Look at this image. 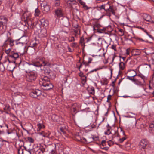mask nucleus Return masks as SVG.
Returning a JSON list of instances; mask_svg holds the SVG:
<instances>
[{
    "label": "nucleus",
    "instance_id": "1",
    "mask_svg": "<svg viewBox=\"0 0 154 154\" xmlns=\"http://www.w3.org/2000/svg\"><path fill=\"white\" fill-rule=\"evenodd\" d=\"M39 84L43 89L48 90L53 88V85L50 83L49 79L47 76H44L39 79Z\"/></svg>",
    "mask_w": 154,
    "mask_h": 154
},
{
    "label": "nucleus",
    "instance_id": "2",
    "mask_svg": "<svg viewBox=\"0 0 154 154\" xmlns=\"http://www.w3.org/2000/svg\"><path fill=\"white\" fill-rule=\"evenodd\" d=\"M37 76V74L36 72H30L27 74L26 80L28 82H32L36 79Z\"/></svg>",
    "mask_w": 154,
    "mask_h": 154
},
{
    "label": "nucleus",
    "instance_id": "3",
    "mask_svg": "<svg viewBox=\"0 0 154 154\" xmlns=\"http://www.w3.org/2000/svg\"><path fill=\"white\" fill-rule=\"evenodd\" d=\"M105 7V10L106 12V15L110 17L111 15V13L114 14L115 12L113 7L112 5H111L109 4V2H108L106 4L104 5Z\"/></svg>",
    "mask_w": 154,
    "mask_h": 154
},
{
    "label": "nucleus",
    "instance_id": "4",
    "mask_svg": "<svg viewBox=\"0 0 154 154\" xmlns=\"http://www.w3.org/2000/svg\"><path fill=\"white\" fill-rule=\"evenodd\" d=\"M93 59L91 58H88V62H85L83 61L82 63L80 65L79 67V69L81 68L85 72H87L88 71V69L87 68H86V67L88 66L89 64L91 63V61Z\"/></svg>",
    "mask_w": 154,
    "mask_h": 154
},
{
    "label": "nucleus",
    "instance_id": "5",
    "mask_svg": "<svg viewBox=\"0 0 154 154\" xmlns=\"http://www.w3.org/2000/svg\"><path fill=\"white\" fill-rule=\"evenodd\" d=\"M139 146L141 149H145L149 146V142L146 139H142L139 143Z\"/></svg>",
    "mask_w": 154,
    "mask_h": 154
},
{
    "label": "nucleus",
    "instance_id": "6",
    "mask_svg": "<svg viewBox=\"0 0 154 154\" xmlns=\"http://www.w3.org/2000/svg\"><path fill=\"white\" fill-rule=\"evenodd\" d=\"M42 94V92L38 89H35L32 91L30 93V95L31 97L33 98H36Z\"/></svg>",
    "mask_w": 154,
    "mask_h": 154
},
{
    "label": "nucleus",
    "instance_id": "7",
    "mask_svg": "<svg viewBox=\"0 0 154 154\" xmlns=\"http://www.w3.org/2000/svg\"><path fill=\"white\" fill-rule=\"evenodd\" d=\"M55 15L57 18L61 17L63 16V13L62 10L60 8H58L55 11Z\"/></svg>",
    "mask_w": 154,
    "mask_h": 154
},
{
    "label": "nucleus",
    "instance_id": "8",
    "mask_svg": "<svg viewBox=\"0 0 154 154\" xmlns=\"http://www.w3.org/2000/svg\"><path fill=\"white\" fill-rule=\"evenodd\" d=\"M8 21V18L4 16H0V23H2L5 26H7Z\"/></svg>",
    "mask_w": 154,
    "mask_h": 154
},
{
    "label": "nucleus",
    "instance_id": "9",
    "mask_svg": "<svg viewBox=\"0 0 154 154\" xmlns=\"http://www.w3.org/2000/svg\"><path fill=\"white\" fill-rule=\"evenodd\" d=\"M131 73L133 74V75L130 74L129 75H128L127 76V78L129 79L132 80L133 82H134V80H135L134 77V76L136 75L137 73L134 70H131Z\"/></svg>",
    "mask_w": 154,
    "mask_h": 154
},
{
    "label": "nucleus",
    "instance_id": "10",
    "mask_svg": "<svg viewBox=\"0 0 154 154\" xmlns=\"http://www.w3.org/2000/svg\"><path fill=\"white\" fill-rule=\"evenodd\" d=\"M142 68L144 72H146L149 71L150 68V65L149 64H145L142 65Z\"/></svg>",
    "mask_w": 154,
    "mask_h": 154
},
{
    "label": "nucleus",
    "instance_id": "11",
    "mask_svg": "<svg viewBox=\"0 0 154 154\" xmlns=\"http://www.w3.org/2000/svg\"><path fill=\"white\" fill-rule=\"evenodd\" d=\"M15 67L14 63L13 62H10L8 67L6 68L8 70L11 71H13Z\"/></svg>",
    "mask_w": 154,
    "mask_h": 154
},
{
    "label": "nucleus",
    "instance_id": "12",
    "mask_svg": "<svg viewBox=\"0 0 154 154\" xmlns=\"http://www.w3.org/2000/svg\"><path fill=\"white\" fill-rule=\"evenodd\" d=\"M91 47L94 50L100 51V49L98 45L94 43L91 44Z\"/></svg>",
    "mask_w": 154,
    "mask_h": 154
},
{
    "label": "nucleus",
    "instance_id": "13",
    "mask_svg": "<svg viewBox=\"0 0 154 154\" xmlns=\"http://www.w3.org/2000/svg\"><path fill=\"white\" fill-rule=\"evenodd\" d=\"M6 27V25L5 26L2 23H0V32L1 34H3L5 32Z\"/></svg>",
    "mask_w": 154,
    "mask_h": 154
},
{
    "label": "nucleus",
    "instance_id": "14",
    "mask_svg": "<svg viewBox=\"0 0 154 154\" xmlns=\"http://www.w3.org/2000/svg\"><path fill=\"white\" fill-rule=\"evenodd\" d=\"M41 25L42 26L46 27L48 25V22L47 20H45L44 19H42L40 20Z\"/></svg>",
    "mask_w": 154,
    "mask_h": 154
},
{
    "label": "nucleus",
    "instance_id": "15",
    "mask_svg": "<svg viewBox=\"0 0 154 154\" xmlns=\"http://www.w3.org/2000/svg\"><path fill=\"white\" fill-rule=\"evenodd\" d=\"M24 21L26 23V24H27L29 26H31L33 24V22L31 18V17L26 19L24 20Z\"/></svg>",
    "mask_w": 154,
    "mask_h": 154
},
{
    "label": "nucleus",
    "instance_id": "16",
    "mask_svg": "<svg viewBox=\"0 0 154 154\" xmlns=\"http://www.w3.org/2000/svg\"><path fill=\"white\" fill-rule=\"evenodd\" d=\"M23 38H25V41L21 42H19L16 43V45H17L18 47L23 46L24 44L25 43V42H27V37L25 36H23L20 39H22Z\"/></svg>",
    "mask_w": 154,
    "mask_h": 154
},
{
    "label": "nucleus",
    "instance_id": "17",
    "mask_svg": "<svg viewBox=\"0 0 154 154\" xmlns=\"http://www.w3.org/2000/svg\"><path fill=\"white\" fill-rule=\"evenodd\" d=\"M10 61L8 58H6L4 60L2 64L6 68L10 63Z\"/></svg>",
    "mask_w": 154,
    "mask_h": 154
},
{
    "label": "nucleus",
    "instance_id": "18",
    "mask_svg": "<svg viewBox=\"0 0 154 154\" xmlns=\"http://www.w3.org/2000/svg\"><path fill=\"white\" fill-rule=\"evenodd\" d=\"M23 16L24 17V20H25L30 17H31V14L30 12L27 11L24 13Z\"/></svg>",
    "mask_w": 154,
    "mask_h": 154
},
{
    "label": "nucleus",
    "instance_id": "19",
    "mask_svg": "<svg viewBox=\"0 0 154 154\" xmlns=\"http://www.w3.org/2000/svg\"><path fill=\"white\" fill-rule=\"evenodd\" d=\"M131 53L133 55L136 56L139 55L140 52L139 50L137 49H134L133 50Z\"/></svg>",
    "mask_w": 154,
    "mask_h": 154
},
{
    "label": "nucleus",
    "instance_id": "20",
    "mask_svg": "<svg viewBox=\"0 0 154 154\" xmlns=\"http://www.w3.org/2000/svg\"><path fill=\"white\" fill-rule=\"evenodd\" d=\"M43 10L46 12H48L50 10V7L47 5H43Z\"/></svg>",
    "mask_w": 154,
    "mask_h": 154
},
{
    "label": "nucleus",
    "instance_id": "21",
    "mask_svg": "<svg viewBox=\"0 0 154 154\" xmlns=\"http://www.w3.org/2000/svg\"><path fill=\"white\" fill-rule=\"evenodd\" d=\"M9 56L11 58H14L15 59L18 58L19 57V55L17 53H14L11 55H9Z\"/></svg>",
    "mask_w": 154,
    "mask_h": 154
},
{
    "label": "nucleus",
    "instance_id": "22",
    "mask_svg": "<svg viewBox=\"0 0 154 154\" xmlns=\"http://www.w3.org/2000/svg\"><path fill=\"white\" fill-rule=\"evenodd\" d=\"M8 38V43H9V45L11 47L14 45V40L10 37Z\"/></svg>",
    "mask_w": 154,
    "mask_h": 154
},
{
    "label": "nucleus",
    "instance_id": "23",
    "mask_svg": "<svg viewBox=\"0 0 154 154\" xmlns=\"http://www.w3.org/2000/svg\"><path fill=\"white\" fill-rule=\"evenodd\" d=\"M29 65H30V64H29ZM30 65H32L36 67H41L42 66V65L39 63L38 62L36 63L33 62L32 64H30Z\"/></svg>",
    "mask_w": 154,
    "mask_h": 154
},
{
    "label": "nucleus",
    "instance_id": "24",
    "mask_svg": "<svg viewBox=\"0 0 154 154\" xmlns=\"http://www.w3.org/2000/svg\"><path fill=\"white\" fill-rule=\"evenodd\" d=\"M119 66L121 70H123L125 68V64L123 62H121L119 64Z\"/></svg>",
    "mask_w": 154,
    "mask_h": 154
},
{
    "label": "nucleus",
    "instance_id": "25",
    "mask_svg": "<svg viewBox=\"0 0 154 154\" xmlns=\"http://www.w3.org/2000/svg\"><path fill=\"white\" fill-rule=\"evenodd\" d=\"M134 82L135 84L137 85H141L143 84V82L139 81L137 79H135Z\"/></svg>",
    "mask_w": 154,
    "mask_h": 154
},
{
    "label": "nucleus",
    "instance_id": "26",
    "mask_svg": "<svg viewBox=\"0 0 154 154\" xmlns=\"http://www.w3.org/2000/svg\"><path fill=\"white\" fill-rule=\"evenodd\" d=\"M77 104H74L73 106L72 110L74 112H77V109H78L77 107H76Z\"/></svg>",
    "mask_w": 154,
    "mask_h": 154
},
{
    "label": "nucleus",
    "instance_id": "27",
    "mask_svg": "<svg viewBox=\"0 0 154 154\" xmlns=\"http://www.w3.org/2000/svg\"><path fill=\"white\" fill-rule=\"evenodd\" d=\"M40 14V11L38 8L35 9V16H38Z\"/></svg>",
    "mask_w": 154,
    "mask_h": 154
},
{
    "label": "nucleus",
    "instance_id": "28",
    "mask_svg": "<svg viewBox=\"0 0 154 154\" xmlns=\"http://www.w3.org/2000/svg\"><path fill=\"white\" fill-rule=\"evenodd\" d=\"M86 76L81 78L82 83L83 85H84L86 82Z\"/></svg>",
    "mask_w": 154,
    "mask_h": 154
},
{
    "label": "nucleus",
    "instance_id": "29",
    "mask_svg": "<svg viewBox=\"0 0 154 154\" xmlns=\"http://www.w3.org/2000/svg\"><path fill=\"white\" fill-rule=\"evenodd\" d=\"M38 130H40L41 129L44 128V125L41 123H39L37 124Z\"/></svg>",
    "mask_w": 154,
    "mask_h": 154
},
{
    "label": "nucleus",
    "instance_id": "30",
    "mask_svg": "<svg viewBox=\"0 0 154 154\" xmlns=\"http://www.w3.org/2000/svg\"><path fill=\"white\" fill-rule=\"evenodd\" d=\"M110 127H108L106 131L105 132V134L108 135H110L111 134V131H110Z\"/></svg>",
    "mask_w": 154,
    "mask_h": 154
},
{
    "label": "nucleus",
    "instance_id": "31",
    "mask_svg": "<svg viewBox=\"0 0 154 154\" xmlns=\"http://www.w3.org/2000/svg\"><path fill=\"white\" fill-rule=\"evenodd\" d=\"M66 29H64L63 30V32L66 33H68L70 31V29L68 27H66Z\"/></svg>",
    "mask_w": 154,
    "mask_h": 154
},
{
    "label": "nucleus",
    "instance_id": "32",
    "mask_svg": "<svg viewBox=\"0 0 154 154\" xmlns=\"http://www.w3.org/2000/svg\"><path fill=\"white\" fill-rule=\"evenodd\" d=\"M60 132L61 134H65V130L63 127H61L60 128Z\"/></svg>",
    "mask_w": 154,
    "mask_h": 154
},
{
    "label": "nucleus",
    "instance_id": "33",
    "mask_svg": "<svg viewBox=\"0 0 154 154\" xmlns=\"http://www.w3.org/2000/svg\"><path fill=\"white\" fill-rule=\"evenodd\" d=\"M27 140L30 143H33L34 141V140L33 138L30 137H28L27 138Z\"/></svg>",
    "mask_w": 154,
    "mask_h": 154
},
{
    "label": "nucleus",
    "instance_id": "34",
    "mask_svg": "<svg viewBox=\"0 0 154 154\" xmlns=\"http://www.w3.org/2000/svg\"><path fill=\"white\" fill-rule=\"evenodd\" d=\"M146 16L147 18L146 19H145V20L148 21H149L151 23H154V21L153 20H151L149 21V20L148 19V18H150V16L149 15H146Z\"/></svg>",
    "mask_w": 154,
    "mask_h": 154
},
{
    "label": "nucleus",
    "instance_id": "35",
    "mask_svg": "<svg viewBox=\"0 0 154 154\" xmlns=\"http://www.w3.org/2000/svg\"><path fill=\"white\" fill-rule=\"evenodd\" d=\"M8 38L5 41L3 45V47L4 48H6L7 47L8 45Z\"/></svg>",
    "mask_w": 154,
    "mask_h": 154
},
{
    "label": "nucleus",
    "instance_id": "36",
    "mask_svg": "<svg viewBox=\"0 0 154 154\" xmlns=\"http://www.w3.org/2000/svg\"><path fill=\"white\" fill-rule=\"evenodd\" d=\"M68 41L69 42H72L75 41V38L73 36L68 38Z\"/></svg>",
    "mask_w": 154,
    "mask_h": 154
},
{
    "label": "nucleus",
    "instance_id": "37",
    "mask_svg": "<svg viewBox=\"0 0 154 154\" xmlns=\"http://www.w3.org/2000/svg\"><path fill=\"white\" fill-rule=\"evenodd\" d=\"M75 35L76 36L78 34H80V30L79 29H77L74 31Z\"/></svg>",
    "mask_w": 154,
    "mask_h": 154
},
{
    "label": "nucleus",
    "instance_id": "38",
    "mask_svg": "<svg viewBox=\"0 0 154 154\" xmlns=\"http://www.w3.org/2000/svg\"><path fill=\"white\" fill-rule=\"evenodd\" d=\"M11 51V48H9L8 49L5 50V53L7 55L9 56V54L10 52Z\"/></svg>",
    "mask_w": 154,
    "mask_h": 154
},
{
    "label": "nucleus",
    "instance_id": "39",
    "mask_svg": "<svg viewBox=\"0 0 154 154\" xmlns=\"http://www.w3.org/2000/svg\"><path fill=\"white\" fill-rule=\"evenodd\" d=\"M111 48L113 49L115 51H117V49L116 48V45H111Z\"/></svg>",
    "mask_w": 154,
    "mask_h": 154
},
{
    "label": "nucleus",
    "instance_id": "40",
    "mask_svg": "<svg viewBox=\"0 0 154 154\" xmlns=\"http://www.w3.org/2000/svg\"><path fill=\"white\" fill-rule=\"evenodd\" d=\"M129 66L130 67H132L134 66V61L131 60L130 62H129Z\"/></svg>",
    "mask_w": 154,
    "mask_h": 154
},
{
    "label": "nucleus",
    "instance_id": "41",
    "mask_svg": "<svg viewBox=\"0 0 154 154\" xmlns=\"http://www.w3.org/2000/svg\"><path fill=\"white\" fill-rule=\"evenodd\" d=\"M126 138L125 136H124V137H123L122 138H120L119 140V141L120 143H122L126 139Z\"/></svg>",
    "mask_w": 154,
    "mask_h": 154
},
{
    "label": "nucleus",
    "instance_id": "42",
    "mask_svg": "<svg viewBox=\"0 0 154 154\" xmlns=\"http://www.w3.org/2000/svg\"><path fill=\"white\" fill-rule=\"evenodd\" d=\"M120 134L122 135V136H125V134L123 130L121 128H120Z\"/></svg>",
    "mask_w": 154,
    "mask_h": 154
},
{
    "label": "nucleus",
    "instance_id": "43",
    "mask_svg": "<svg viewBox=\"0 0 154 154\" xmlns=\"http://www.w3.org/2000/svg\"><path fill=\"white\" fill-rule=\"evenodd\" d=\"M80 43L82 45H83L84 44V38L83 37H82L80 39Z\"/></svg>",
    "mask_w": 154,
    "mask_h": 154
},
{
    "label": "nucleus",
    "instance_id": "44",
    "mask_svg": "<svg viewBox=\"0 0 154 154\" xmlns=\"http://www.w3.org/2000/svg\"><path fill=\"white\" fill-rule=\"evenodd\" d=\"M137 76L141 78L142 79L143 82H144V79L145 78V77L144 76L142 75H138Z\"/></svg>",
    "mask_w": 154,
    "mask_h": 154
},
{
    "label": "nucleus",
    "instance_id": "45",
    "mask_svg": "<svg viewBox=\"0 0 154 154\" xmlns=\"http://www.w3.org/2000/svg\"><path fill=\"white\" fill-rule=\"evenodd\" d=\"M55 5L57 6L60 5V1L59 0H56L55 2Z\"/></svg>",
    "mask_w": 154,
    "mask_h": 154
},
{
    "label": "nucleus",
    "instance_id": "46",
    "mask_svg": "<svg viewBox=\"0 0 154 154\" xmlns=\"http://www.w3.org/2000/svg\"><path fill=\"white\" fill-rule=\"evenodd\" d=\"M150 85H152L154 88V79H153L152 81H150ZM153 94L154 95V92L153 93Z\"/></svg>",
    "mask_w": 154,
    "mask_h": 154
},
{
    "label": "nucleus",
    "instance_id": "47",
    "mask_svg": "<svg viewBox=\"0 0 154 154\" xmlns=\"http://www.w3.org/2000/svg\"><path fill=\"white\" fill-rule=\"evenodd\" d=\"M112 96L110 95H108L107 97V102H109V100H110L111 99Z\"/></svg>",
    "mask_w": 154,
    "mask_h": 154
},
{
    "label": "nucleus",
    "instance_id": "48",
    "mask_svg": "<svg viewBox=\"0 0 154 154\" xmlns=\"http://www.w3.org/2000/svg\"><path fill=\"white\" fill-rule=\"evenodd\" d=\"M43 66H48L49 65L48 63L47 62H46L45 61H43Z\"/></svg>",
    "mask_w": 154,
    "mask_h": 154
},
{
    "label": "nucleus",
    "instance_id": "49",
    "mask_svg": "<svg viewBox=\"0 0 154 154\" xmlns=\"http://www.w3.org/2000/svg\"><path fill=\"white\" fill-rule=\"evenodd\" d=\"M31 46L30 47H34L36 46L37 45V43L36 42L33 43L32 45L31 44H30Z\"/></svg>",
    "mask_w": 154,
    "mask_h": 154
},
{
    "label": "nucleus",
    "instance_id": "50",
    "mask_svg": "<svg viewBox=\"0 0 154 154\" xmlns=\"http://www.w3.org/2000/svg\"><path fill=\"white\" fill-rule=\"evenodd\" d=\"M79 76L81 77V78L85 76V75H84L83 73L82 72H80L79 74Z\"/></svg>",
    "mask_w": 154,
    "mask_h": 154
},
{
    "label": "nucleus",
    "instance_id": "51",
    "mask_svg": "<svg viewBox=\"0 0 154 154\" xmlns=\"http://www.w3.org/2000/svg\"><path fill=\"white\" fill-rule=\"evenodd\" d=\"M91 140H86V139L85 138H84V140H85L86 142V143H90L91 141H92L93 140V138H91Z\"/></svg>",
    "mask_w": 154,
    "mask_h": 154
},
{
    "label": "nucleus",
    "instance_id": "52",
    "mask_svg": "<svg viewBox=\"0 0 154 154\" xmlns=\"http://www.w3.org/2000/svg\"><path fill=\"white\" fill-rule=\"evenodd\" d=\"M83 8L85 10H88L89 8H88V7L85 4L83 5Z\"/></svg>",
    "mask_w": 154,
    "mask_h": 154
},
{
    "label": "nucleus",
    "instance_id": "53",
    "mask_svg": "<svg viewBox=\"0 0 154 154\" xmlns=\"http://www.w3.org/2000/svg\"><path fill=\"white\" fill-rule=\"evenodd\" d=\"M149 127L151 128H154V122L149 125Z\"/></svg>",
    "mask_w": 154,
    "mask_h": 154
},
{
    "label": "nucleus",
    "instance_id": "54",
    "mask_svg": "<svg viewBox=\"0 0 154 154\" xmlns=\"http://www.w3.org/2000/svg\"><path fill=\"white\" fill-rule=\"evenodd\" d=\"M99 8H100V9H104L105 10V7H104V5H102L100 6L99 7Z\"/></svg>",
    "mask_w": 154,
    "mask_h": 154
},
{
    "label": "nucleus",
    "instance_id": "55",
    "mask_svg": "<svg viewBox=\"0 0 154 154\" xmlns=\"http://www.w3.org/2000/svg\"><path fill=\"white\" fill-rule=\"evenodd\" d=\"M68 50L70 52H71L72 51L71 48L69 47V46H68Z\"/></svg>",
    "mask_w": 154,
    "mask_h": 154
},
{
    "label": "nucleus",
    "instance_id": "56",
    "mask_svg": "<svg viewBox=\"0 0 154 154\" xmlns=\"http://www.w3.org/2000/svg\"><path fill=\"white\" fill-rule=\"evenodd\" d=\"M100 69V68H97V69H94V70H93L92 71V72H94V71H97V70H99Z\"/></svg>",
    "mask_w": 154,
    "mask_h": 154
},
{
    "label": "nucleus",
    "instance_id": "57",
    "mask_svg": "<svg viewBox=\"0 0 154 154\" xmlns=\"http://www.w3.org/2000/svg\"><path fill=\"white\" fill-rule=\"evenodd\" d=\"M131 70L128 72V75H130V74H131V75H133V74L131 73Z\"/></svg>",
    "mask_w": 154,
    "mask_h": 154
},
{
    "label": "nucleus",
    "instance_id": "58",
    "mask_svg": "<svg viewBox=\"0 0 154 154\" xmlns=\"http://www.w3.org/2000/svg\"><path fill=\"white\" fill-rule=\"evenodd\" d=\"M119 31L121 32L122 33L121 35H123L124 34V33L122 31V30L121 29H120Z\"/></svg>",
    "mask_w": 154,
    "mask_h": 154
},
{
    "label": "nucleus",
    "instance_id": "59",
    "mask_svg": "<svg viewBox=\"0 0 154 154\" xmlns=\"http://www.w3.org/2000/svg\"><path fill=\"white\" fill-rule=\"evenodd\" d=\"M7 132L8 134L12 133V131L9 132L8 130L7 131Z\"/></svg>",
    "mask_w": 154,
    "mask_h": 154
},
{
    "label": "nucleus",
    "instance_id": "60",
    "mask_svg": "<svg viewBox=\"0 0 154 154\" xmlns=\"http://www.w3.org/2000/svg\"><path fill=\"white\" fill-rule=\"evenodd\" d=\"M126 54L127 55H129V52L128 49L126 50Z\"/></svg>",
    "mask_w": 154,
    "mask_h": 154
},
{
    "label": "nucleus",
    "instance_id": "61",
    "mask_svg": "<svg viewBox=\"0 0 154 154\" xmlns=\"http://www.w3.org/2000/svg\"><path fill=\"white\" fill-rule=\"evenodd\" d=\"M120 58H122L123 59V61H124L125 59V57H120Z\"/></svg>",
    "mask_w": 154,
    "mask_h": 154
},
{
    "label": "nucleus",
    "instance_id": "62",
    "mask_svg": "<svg viewBox=\"0 0 154 154\" xmlns=\"http://www.w3.org/2000/svg\"><path fill=\"white\" fill-rule=\"evenodd\" d=\"M152 59H154V53L152 54Z\"/></svg>",
    "mask_w": 154,
    "mask_h": 154
},
{
    "label": "nucleus",
    "instance_id": "63",
    "mask_svg": "<svg viewBox=\"0 0 154 154\" xmlns=\"http://www.w3.org/2000/svg\"><path fill=\"white\" fill-rule=\"evenodd\" d=\"M41 134H42L43 136L44 137H48V136L46 134H42V133H41Z\"/></svg>",
    "mask_w": 154,
    "mask_h": 154
},
{
    "label": "nucleus",
    "instance_id": "64",
    "mask_svg": "<svg viewBox=\"0 0 154 154\" xmlns=\"http://www.w3.org/2000/svg\"><path fill=\"white\" fill-rule=\"evenodd\" d=\"M148 36L150 38L153 39L154 38L152 37L151 35H149Z\"/></svg>",
    "mask_w": 154,
    "mask_h": 154
}]
</instances>
